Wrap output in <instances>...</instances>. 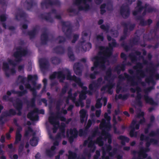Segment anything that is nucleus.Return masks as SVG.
<instances>
[{
	"mask_svg": "<svg viewBox=\"0 0 159 159\" xmlns=\"http://www.w3.org/2000/svg\"><path fill=\"white\" fill-rule=\"evenodd\" d=\"M109 47L110 48H111L112 46H115L116 45V42L113 39H112V43H111V42H110L109 43Z\"/></svg>",
	"mask_w": 159,
	"mask_h": 159,
	"instance_id": "30",
	"label": "nucleus"
},
{
	"mask_svg": "<svg viewBox=\"0 0 159 159\" xmlns=\"http://www.w3.org/2000/svg\"><path fill=\"white\" fill-rule=\"evenodd\" d=\"M21 137V136L20 134L17 131L16 135V143H17L20 140Z\"/></svg>",
	"mask_w": 159,
	"mask_h": 159,
	"instance_id": "22",
	"label": "nucleus"
},
{
	"mask_svg": "<svg viewBox=\"0 0 159 159\" xmlns=\"http://www.w3.org/2000/svg\"><path fill=\"white\" fill-rule=\"evenodd\" d=\"M144 99L146 102L151 104H153V102L152 99L147 96L144 97Z\"/></svg>",
	"mask_w": 159,
	"mask_h": 159,
	"instance_id": "20",
	"label": "nucleus"
},
{
	"mask_svg": "<svg viewBox=\"0 0 159 159\" xmlns=\"http://www.w3.org/2000/svg\"><path fill=\"white\" fill-rule=\"evenodd\" d=\"M106 5L105 4H103L101 5V13L102 14H103L104 12H105V11L103 9L105 8Z\"/></svg>",
	"mask_w": 159,
	"mask_h": 159,
	"instance_id": "31",
	"label": "nucleus"
},
{
	"mask_svg": "<svg viewBox=\"0 0 159 159\" xmlns=\"http://www.w3.org/2000/svg\"><path fill=\"white\" fill-rule=\"evenodd\" d=\"M26 51L25 50L19 49L17 53L14 54V56L16 58H18L21 56L25 55L26 54Z\"/></svg>",
	"mask_w": 159,
	"mask_h": 159,
	"instance_id": "15",
	"label": "nucleus"
},
{
	"mask_svg": "<svg viewBox=\"0 0 159 159\" xmlns=\"http://www.w3.org/2000/svg\"><path fill=\"white\" fill-rule=\"evenodd\" d=\"M124 114L126 115L127 116H129V114L128 113L126 112V111H125L124 112Z\"/></svg>",
	"mask_w": 159,
	"mask_h": 159,
	"instance_id": "49",
	"label": "nucleus"
},
{
	"mask_svg": "<svg viewBox=\"0 0 159 159\" xmlns=\"http://www.w3.org/2000/svg\"><path fill=\"white\" fill-rule=\"evenodd\" d=\"M43 82L44 83V84H45L46 83V82H47V80L46 79H44L43 80Z\"/></svg>",
	"mask_w": 159,
	"mask_h": 159,
	"instance_id": "53",
	"label": "nucleus"
},
{
	"mask_svg": "<svg viewBox=\"0 0 159 159\" xmlns=\"http://www.w3.org/2000/svg\"><path fill=\"white\" fill-rule=\"evenodd\" d=\"M68 158L69 159H75L76 156L75 154L71 152H69Z\"/></svg>",
	"mask_w": 159,
	"mask_h": 159,
	"instance_id": "21",
	"label": "nucleus"
},
{
	"mask_svg": "<svg viewBox=\"0 0 159 159\" xmlns=\"http://www.w3.org/2000/svg\"><path fill=\"white\" fill-rule=\"evenodd\" d=\"M77 135V131L76 129H74L72 130H70L69 133V131H68L67 133V136L69 138V139L70 142L74 138L76 137Z\"/></svg>",
	"mask_w": 159,
	"mask_h": 159,
	"instance_id": "7",
	"label": "nucleus"
},
{
	"mask_svg": "<svg viewBox=\"0 0 159 159\" xmlns=\"http://www.w3.org/2000/svg\"><path fill=\"white\" fill-rule=\"evenodd\" d=\"M18 158V156L16 155H14L13 156L12 159H17Z\"/></svg>",
	"mask_w": 159,
	"mask_h": 159,
	"instance_id": "41",
	"label": "nucleus"
},
{
	"mask_svg": "<svg viewBox=\"0 0 159 159\" xmlns=\"http://www.w3.org/2000/svg\"><path fill=\"white\" fill-rule=\"evenodd\" d=\"M97 39L99 40H102L103 38L102 35H98L97 36Z\"/></svg>",
	"mask_w": 159,
	"mask_h": 159,
	"instance_id": "33",
	"label": "nucleus"
},
{
	"mask_svg": "<svg viewBox=\"0 0 159 159\" xmlns=\"http://www.w3.org/2000/svg\"><path fill=\"white\" fill-rule=\"evenodd\" d=\"M121 56L122 58H124L125 57V55L123 53H122L121 54Z\"/></svg>",
	"mask_w": 159,
	"mask_h": 159,
	"instance_id": "47",
	"label": "nucleus"
},
{
	"mask_svg": "<svg viewBox=\"0 0 159 159\" xmlns=\"http://www.w3.org/2000/svg\"><path fill=\"white\" fill-rule=\"evenodd\" d=\"M154 135V133L152 132L149 136L148 138H147L145 139V141L146 142L147 145H148V143L149 144H156L157 143V141L156 140H154L152 139V137Z\"/></svg>",
	"mask_w": 159,
	"mask_h": 159,
	"instance_id": "11",
	"label": "nucleus"
},
{
	"mask_svg": "<svg viewBox=\"0 0 159 159\" xmlns=\"http://www.w3.org/2000/svg\"><path fill=\"white\" fill-rule=\"evenodd\" d=\"M102 136L98 138L96 141V143L98 144L99 146H102L103 144V141L102 139V138L103 137L105 139H108V143H111V140L109 139L110 135L107 132L103 131L102 133Z\"/></svg>",
	"mask_w": 159,
	"mask_h": 159,
	"instance_id": "6",
	"label": "nucleus"
},
{
	"mask_svg": "<svg viewBox=\"0 0 159 159\" xmlns=\"http://www.w3.org/2000/svg\"><path fill=\"white\" fill-rule=\"evenodd\" d=\"M25 135H28L29 134L31 135L33 134V132L31 129L30 128H28L27 130H26L25 132Z\"/></svg>",
	"mask_w": 159,
	"mask_h": 159,
	"instance_id": "24",
	"label": "nucleus"
},
{
	"mask_svg": "<svg viewBox=\"0 0 159 159\" xmlns=\"http://www.w3.org/2000/svg\"><path fill=\"white\" fill-rule=\"evenodd\" d=\"M69 98L71 99L72 101H74L75 100V98L74 97L73 98H71L70 96L69 97Z\"/></svg>",
	"mask_w": 159,
	"mask_h": 159,
	"instance_id": "50",
	"label": "nucleus"
},
{
	"mask_svg": "<svg viewBox=\"0 0 159 159\" xmlns=\"http://www.w3.org/2000/svg\"><path fill=\"white\" fill-rule=\"evenodd\" d=\"M102 100L104 101V105L105 106L106 105L107 102V99L106 98H104L102 99Z\"/></svg>",
	"mask_w": 159,
	"mask_h": 159,
	"instance_id": "39",
	"label": "nucleus"
},
{
	"mask_svg": "<svg viewBox=\"0 0 159 159\" xmlns=\"http://www.w3.org/2000/svg\"><path fill=\"white\" fill-rule=\"evenodd\" d=\"M143 136L142 135L141 136V137H140V139L141 140H143Z\"/></svg>",
	"mask_w": 159,
	"mask_h": 159,
	"instance_id": "51",
	"label": "nucleus"
},
{
	"mask_svg": "<svg viewBox=\"0 0 159 159\" xmlns=\"http://www.w3.org/2000/svg\"><path fill=\"white\" fill-rule=\"evenodd\" d=\"M120 138L123 141L126 142H128L129 141V139L128 138L124 136H120Z\"/></svg>",
	"mask_w": 159,
	"mask_h": 159,
	"instance_id": "27",
	"label": "nucleus"
},
{
	"mask_svg": "<svg viewBox=\"0 0 159 159\" xmlns=\"http://www.w3.org/2000/svg\"><path fill=\"white\" fill-rule=\"evenodd\" d=\"M102 99H99L97 100V102L96 104V107L97 108H99L101 107L102 106V104L100 103V100Z\"/></svg>",
	"mask_w": 159,
	"mask_h": 159,
	"instance_id": "23",
	"label": "nucleus"
},
{
	"mask_svg": "<svg viewBox=\"0 0 159 159\" xmlns=\"http://www.w3.org/2000/svg\"><path fill=\"white\" fill-rule=\"evenodd\" d=\"M130 111L131 112H133L134 111L133 110L132 108H130Z\"/></svg>",
	"mask_w": 159,
	"mask_h": 159,
	"instance_id": "62",
	"label": "nucleus"
},
{
	"mask_svg": "<svg viewBox=\"0 0 159 159\" xmlns=\"http://www.w3.org/2000/svg\"><path fill=\"white\" fill-rule=\"evenodd\" d=\"M76 4H85V1L84 0H76Z\"/></svg>",
	"mask_w": 159,
	"mask_h": 159,
	"instance_id": "25",
	"label": "nucleus"
},
{
	"mask_svg": "<svg viewBox=\"0 0 159 159\" xmlns=\"http://www.w3.org/2000/svg\"><path fill=\"white\" fill-rule=\"evenodd\" d=\"M135 144V142H132L131 143V145L132 146H133Z\"/></svg>",
	"mask_w": 159,
	"mask_h": 159,
	"instance_id": "59",
	"label": "nucleus"
},
{
	"mask_svg": "<svg viewBox=\"0 0 159 159\" xmlns=\"http://www.w3.org/2000/svg\"><path fill=\"white\" fill-rule=\"evenodd\" d=\"M107 106L108 109H110L111 108V104H108Z\"/></svg>",
	"mask_w": 159,
	"mask_h": 159,
	"instance_id": "48",
	"label": "nucleus"
},
{
	"mask_svg": "<svg viewBox=\"0 0 159 159\" xmlns=\"http://www.w3.org/2000/svg\"><path fill=\"white\" fill-rule=\"evenodd\" d=\"M80 116L81 122H83L87 120V116H86V112L84 110L82 109L80 111Z\"/></svg>",
	"mask_w": 159,
	"mask_h": 159,
	"instance_id": "12",
	"label": "nucleus"
},
{
	"mask_svg": "<svg viewBox=\"0 0 159 159\" xmlns=\"http://www.w3.org/2000/svg\"><path fill=\"white\" fill-rule=\"evenodd\" d=\"M8 64H7L6 63H3V68L5 70H6L8 68Z\"/></svg>",
	"mask_w": 159,
	"mask_h": 159,
	"instance_id": "32",
	"label": "nucleus"
},
{
	"mask_svg": "<svg viewBox=\"0 0 159 159\" xmlns=\"http://www.w3.org/2000/svg\"><path fill=\"white\" fill-rule=\"evenodd\" d=\"M58 142H55L54 143V146H52L50 150H47L46 151L47 154L49 156H51L53 155L54 153V150L55 149V147L54 146L57 145L58 144Z\"/></svg>",
	"mask_w": 159,
	"mask_h": 159,
	"instance_id": "14",
	"label": "nucleus"
},
{
	"mask_svg": "<svg viewBox=\"0 0 159 159\" xmlns=\"http://www.w3.org/2000/svg\"><path fill=\"white\" fill-rule=\"evenodd\" d=\"M96 85L95 83H93L92 84H91L89 86V89L92 90L94 88L96 87Z\"/></svg>",
	"mask_w": 159,
	"mask_h": 159,
	"instance_id": "29",
	"label": "nucleus"
},
{
	"mask_svg": "<svg viewBox=\"0 0 159 159\" xmlns=\"http://www.w3.org/2000/svg\"><path fill=\"white\" fill-rule=\"evenodd\" d=\"M23 27L24 29H26L27 28V25H23Z\"/></svg>",
	"mask_w": 159,
	"mask_h": 159,
	"instance_id": "52",
	"label": "nucleus"
},
{
	"mask_svg": "<svg viewBox=\"0 0 159 159\" xmlns=\"http://www.w3.org/2000/svg\"><path fill=\"white\" fill-rule=\"evenodd\" d=\"M111 148V147L110 146H108L107 147V150L109 151L110 150Z\"/></svg>",
	"mask_w": 159,
	"mask_h": 159,
	"instance_id": "54",
	"label": "nucleus"
},
{
	"mask_svg": "<svg viewBox=\"0 0 159 159\" xmlns=\"http://www.w3.org/2000/svg\"><path fill=\"white\" fill-rule=\"evenodd\" d=\"M64 126L63 124H62V125L60 128V129L61 132L60 134L59 137L62 138L65 137L64 133Z\"/></svg>",
	"mask_w": 159,
	"mask_h": 159,
	"instance_id": "18",
	"label": "nucleus"
},
{
	"mask_svg": "<svg viewBox=\"0 0 159 159\" xmlns=\"http://www.w3.org/2000/svg\"><path fill=\"white\" fill-rule=\"evenodd\" d=\"M93 61L94 62V66L91 68L92 70H96L98 66H100L101 67L103 66L104 63V59L103 58L98 57H96L93 58Z\"/></svg>",
	"mask_w": 159,
	"mask_h": 159,
	"instance_id": "3",
	"label": "nucleus"
},
{
	"mask_svg": "<svg viewBox=\"0 0 159 159\" xmlns=\"http://www.w3.org/2000/svg\"><path fill=\"white\" fill-rule=\"evenodd\" d=\"M148 151L149 149L148 148L141 149L139 154V159H151L149 157H147L146 153Z\"/></svg>",
	"mask_w": 159,
	"mask_h": 159,
	"instance_id": "8",
	"label": "nucleus"
},
{
	"mask_svg": "<svg viewBox=\"0 0 159 159\" xmlns=\"http://www.w3.org/2000/svg\"><path fill=\"white\" fill-rule=\"evenodd\" d=\"M40 157V154L39 153H37L35 156V157L36 159H38V158Z\"/></svg>",
	"mask_w": 159,
	"mask_h": 159,
	"instance_id": "43",
	"label": "nucleus"
},
{
	"mask_svg": "<svg viewBox=\"0 0 159 159\" xmlns=\"http://www.w3.org/2000/svg\"><path fill=\"white\" fill-rule=\"evenodd\" d=\"M101 113L100 110L97 111H96V115L97 117H99Z\"/></svg>",
	"mask_w": 159,
	"mask_h": 159,
	"instance_id": "34",
	"label": "nucleus"
},
{
	"mask_svg": "<svg viewBox=\"0 0 159 159\" xmlns=\"http://www.w3.org/2000/svg\"><path fill=\"white\" fill-rule=\"evenodd\" d=\"M104 117L106 121L103 119L102 120L100 125V128L101 129L104 128L105 130H107L110 127V125L109 123V121L110 120V117L108 116L107 114L105 113L104 115Z\"/></svg>",
	"mask_w": 159,
	"mask_h": 159,
	"instance_id": "2",
	"label": "nucleus"
},
{
	"mask_svg": "<svg viewBox=\"0 0 159 159\" xmlns=\"http://www.w3.org/2000/svg\"><path fill=\"white\" fill-rule=\"evenodd\" d=\"M58 118L53 116H50L49 117V120L50 122L54 125V128L53 129V132H55V128L56 127L58 126V124L57 122Z\"/></svg>",
	"mask_w": 159,
	"mask_h": 159,
	"instance_id": "9",
	"label": "nucleus"
},
{
	"mask_svg": "<svg viewBox=\"0 0 159 159\" xmlns=\"http://www.w3.org/2000/svg\"><path fill=\"white\" fill-rule=\"evenodd\" d=\"M74 70H75V73L76 74H77V75H79L80 74V73H77V71H79V69H76V68H75V65L74 66Z\"/></svg>",
	"mask_w": 159,
	"mask_h": 159,
	"instance_id": "36",
	"label": "nucleus"
},
{
	"mask_svg": "<svg viewBox=\"0 0 159 159\" xmlns=\"http://www.w3.org/2000/svg\"><path fill=\"white\" fill-rule=\"evenodd\" d=\"M94 107L93 106H92L91 107V110L94 111Z\"/></svg>",
	"mask_w": 159,
	"mask_h": 159,
	"instance_id": "63",
	"label": "nucleus"
},
{
	"mask_svg": "<svg viewBox=\"0 0 159 159\" xmlns=\"http://www.w3.org/2000/svg\"><path fill=\"white\" fill-rule=\"evenodd\" d=\"M23 68V66H19V69H20V70L22 69Z\"/></svg>",
	"mask_w": 159,
	"mask_h": 159,
	"instance_id": "60",
	"label": "nucleus"
},
{
	"mask_svg": "<svg viewBox=\"0 0 159 159\" xmlns=\"http://www.w3.org/2000/svg\"><path fill=\"white\" fill-rule=\"evenodd\" d=\"M103 20H100L98 21V23L99 24H101L103 23Z\"/></svg>",
	"mask_w": 159,
	"mask_h": 159,
	"instance_id": "46",
	"label": "nucleus"
},
{
	"mask_svg": "<svg viewBox=\"0 0 159 159\" xmlns=\"http://www.w3.org/2000/svg\"><path fill=\"white\" fill-rule=\"evenodd\" d=\"M6 19V17L5 16L3 15L1 17V20L2 21H4Z\"/></svg>",
	"mask_w": 159,
	"mask_h": 159,
	"instance_id": "37",
	"label": "nucleus"
},
{
	"mask_svg": "<svg viewBox=\"0 0 159 159\" xmlns=\"http://www.w3.org/2000/svg\"><path fill=\"white\" fill-rule=\"evenodd\" d=\"M141 3V2L140 1H138V6L139 7L140 4Z\"/></svg>",
	"mask_w": 159,
	"mask_h": 159,
	"instance_id": "57",
	"label": "nucleus"
},
{
	"mask_svg": "<svg viewBox=\"0 0 159 159\" xmlns=\"http://www.w3.org/2000/svg\"><path fill=\"white\" fill-rule=\"evenodd\" d=\"M8 98V97L6 96H4L3 97V99L5 100H7Z\"/></svg>",
	"mask_w": 159,
	"mask_h": 159,
	"instance_id": "45",
	"label": "nucleus"
},
{
	"mask_svg": "<svg viewBox=\"0 0 159 159\" xmlns=\"http://www.w3.org/2000/svg\"><path fill=\"white\" fill-rule=\"evenodd\" d=\"M64 152V151L63 150H61L59 152V154H62Z\"/></svg>",
	"mask_w": 159,
	"mask_h": 159,
	"instance_id": "56",
	"label": "nucleus"
},
{
	"mask_svg": "<svg viewBox=\"0 0 159 159\" xmlns=\"http://www.w3.org/2000/svg\"><path fill=\"white\" fill-rule=\"evenodd\" d=\"M30 143L31 145L34 146L37 145L38 144V141L37 139L36 138H33V139L30 140Z\"/></svg>",
	"mask_w": 159,
	"mask_h": 159,
	"instance_id": "19",
	"label": "nucleus"
},
{
	"mask_svg": "<svg viewBox=\"0 0 159 159\" xmlns=\"http://www.w3.org/2000/svg\"><path fill=\"white\" fill-rule=\"evenodd\" d=\"M37 78V77L36 75H34L32 76L31 75H29L28 76V79L29 80H35Z\"/></svg>",
	"mask_w": 159,
	"mask_h": 159,
	"instance_id": "26",
	"label": "nucleus"
},
{
	"mask_svg": "<svg viewBox=\"0 0 159 159\" xmlns=\"http://www.w3.org/2000/svg\"><path fill=\"white\" fill-rule=\"evenodd\" d=\"M112 87L113 86L111 84H110L105 88H102L101 89V90L102 91L104 90L105 91H108L109 93H111L112 91H110V90L112 88Z\"/></svg>",
	"mask_w": 159,
	"mask_h": 159,
	"instance_id": "17",
	"label": "nucleus"
},
{
	"mask_svg": "<svg viewBox=\"0 0 159 159\" xmlns=\"http://www.w3.org/2000/svg\"><path fill=\"white\" fill-rule=\"evenodd\" d=\"M73 107V106H70V107H69L68 108V110H70Z\"/></svg>",
	"mask_w": 159,
	"mask_h": 159,
	"instance_id": "64",
	"label": "nucleus"
},
{
	"mask_svg": "<svg viewBox=\"0 0 159 159\" xmlns=\"http://www.w3.org/2000/svg\"><path fill=\"white\" fill-rule=\"evenodd\" d=\"M96 154L98 156H99L100 155L99 152L98 151L96 152Z\"/></svg>",
	"mask_w": 159,
	"mask_h": 159,
	"instance_id": "58",
	"label": "nucleus"
},
{
	"mask_svg": "<svg viewBox=\"0 0 159 159\" xmlns=\"http://www.w3.org/2000/svg\"><path fill=\"white\" fill-rule=\"evenodd\" d=\"M91 125V120H89L87 125L86 126V128H88Z\"/></svg>",
	"mask_w": 159,
	"mask_h": 159,
	"instance_id": "35",
	"label": "nucleus"
},
{
	"mask_svg": "<svg viewBox=\"0 0 159 159\" xmlns=\"http://www.w3.org/2000/svg\"><path fill=\"white\" fill-rule=\"evenodd\" d=\"M87 46L88 47V49H86V50H89V48H91V45L90 43H88L87 44Z\"/></svg>",
	"mask_w": 159,
	"mask_h": 159,
	"instance_id": "40",
	"label": "nucleus"
},
{
	"mask_svg": "<svg viewBox=\"0 0 159 159\" xmlns=\"http://www.w3.org/2000/svg\"><path fill=\"white\" fill-rule=\"evenodd\" d=\"M0 141H1V142H2V143L4 142L5 138L3 136H2L1 139H0Z\"/></svg>",
	"mask_w": 159,
	"mask_h": 159,
	"instance_id": "42",
	"label": "nucleus"
},
{
	"mask_svg": "<svg viewBox=\"0 0 159 159\" xmlns=\"http://www.w3.org/2000/svg\"><path fill=\"white\" fill-rule=\"evenodd\" d=\"M36 113L43 114L44 111L43 110L39 111L38 109H35L33 112L29 113L28 114L27 116L28 117L33 120H37L38 117L36 114Z\"/></svg>",
	"mask_w": 159,
	"mask_h": 159,
	"instance_id": "4",
	"label": "nucleus"
},
{
	"mask_svg": "<svg viewBox=\"0 0 159 159\" xmlns=\"http://www.w3.org/2000/svg\"><path fill=\"white\" fill-rule=\"evenodd\" d=\"M67 80H73L80 86H81L82 83L80 80L76 78L75 76L71 77L70 74L68 75L66 77Z\"/></svg>",
	"mask_w": 159,
	"mask_h": 159,
	"instance_id": "13",
	"label": "nucleus"
},
{
	"mask_svg": "<svg viewBox=\"0 0 159 159\" xmlns=\"http://www.w3.org/2000/svg\"><path fill=\"white\" fill-rule=\"evenodd\" d=\"M10 134H7L6 135L7 138V139H9L10 138Z\"/></svg>",
	"mask_w": 159,
	"mask_h": 159,
	"instance_id": "44",
	"label": "nucleus"
},
{
	"mask_svg": "<svg viewBox=\"0 0 159 159\" xmlns=\"http://www.w3.org/2000/svg\"><path fill=\"white\" fill-rule=\"evenodd\" d=\"M144 115V113L140 111L139 113V114L137 117V119L136 120H134L132 122L131 125L130 126V128L131 129V130L130 132V135L131 137H136V133H134V129H138L139 128V125L137 123V121L139 119L141 118V120L140 121V124H142L143 122L144 121V120L143 117V116Z\"/></svg>",
	"mask_w": 159,
	"mask_h": 159,
	"instance_id": "1",
	"label": "nucleus"
},
{
	"mask_svg": "<svg viewBox=\"0 0 159 159\" xmlns=\"http://www.w3.org/2000/svg\"><path fill=\"white\" fill-rule=\"evenodd\" d=\"M82 91L80 93V94L79 97L80 100L78 102L75 103V105L77 106H80L81 107H83L84 106L81 100L85 99L86 98L85 94L86 93V90L87 88L85 87H83L82 88Z\"/></svg>",
	"mask_w": 159,
	"mask_h": 159,
	"instance_id": "5",
	"label": "nucleus"
},
{
	"mask_svg": "<svg viewBox=\"0 0 159 159\" xmlns=\"http://www.w3.org/2000/svg\"><path fill=\"white\" fill-rule=\"evenodd\" d=\"M84 144L85 145L88 144L89 147H92V148H93V150L95 149L94 143L90 139H89L88 140L85 141Z\"/></svg>",
	"mask_w": 159,
	"mask_h": 159,
	"instance_id": "16",
	"label": "nucleus"
},
{
	"mask_svg": "<svg viewBox=\"0 0 159 159\" xmlns=\"http://www.w3.org/2000/svg\"><path fill=\"white\" fill-rule=\"evenodd\" d=\"M23 87L22 86H21L20 87V89L21 90H22L23 89Z\"/></svg>",
	"mask_w": 159,
	"mask_h": 159,
	"instance_id": "61",
	"label": "nucleus"
},
{
	"mask_svg": "<svg viewBox=\"0 0 159 159\" xmlns=\"http://www.w3.org/2000/svg\"><path fill=\"white\" fill-rule=\"evenodd\" d=\"M14 106L17 108L19 109L21 106V104L20 103H17V105H14Z\"/></svg>",
	"mask_w": 159,
	"mask_h": 159,
	"instance_id": "38",
	"label": "nucleus"
},
{
	"mask_svg": "<svg viewBox=\"0 0 159 159\" xmlns=\"http://www.w3.org/2000/svg\"><path fill=\"white\" fill-rule=\"evenodd\" d=\"M104 49H105L104 50L101 49L102 51L103 52L105 50V52H103V54H104V55H105L108 56L109 55L108 54H107V53L109 51H110L109 48L106 49H105V48H104Z\"/></svg>",
	"mask_w": 159,
	"mask_h": 159,
	"instance_id": "28",
	"label": "nucleus"
},
{
	"mask_svg": "<svg viewBox=\"0 0 159 159\" xmlns=\"http://www.w3.org/2000/svg\"><path fill=\"white\" fill-rule=\"evenodd\" d=\"M11 94V93L10 91H8L7 92V94L9 96Z\"/></svg>",
	"mask_w": 159,
	"mask_h": 159,
	"instance_id": "55",
	"label": "nucleus"
},
{
	"mask_svg": "<svg viewBox=\"0 0 159 159\" xmlns=\"http://www.w3.org/2000/svg\"><path fill=\"white\" fill-rule=\"evenodd\" d=\"M56 77L60 79L61 81H62L65 78L64 75L61 72L54 73L51 75L50 77L51 79H53Z\"/></svg>",
	"mask_w": 159,
	"mask_h": 159,
	"instance_id": "10",
	"label": "nucleus"
}]
</instances>
